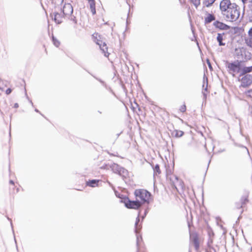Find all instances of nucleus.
Returning a JSON list of instances; mask_svg holds the SVG:
<instances>
[{
    "label": "nucleus",
    "instance_id": "obj_14",
    "mask_svg": "<svg viewBox=\"0 0 252 252\" xmlns=\"http://www.w3.org/2000/svg\"><path fill=\"white\" fill-rule=\"evenodd\" d=\"M252 72V65L248 67H241L240 75H245L246 74Z\"/></svg>",
    "mask_w": 252,
    "mask_h": 252
},
{
    "label": "nucleus",
    "instance_id": "obj_27",
    "mask_svg": "<svg viewBox=\"0 0 252 252\" xmlns=\"http://www.w3.org/2000/svg\"><path fill=\"white\" fill-rule=\"evenodd\" d=\"M154 171L157 174H160L161 173V171L159 168V166L158 164H157L154 167Z\"/></svg>",
    "mask_w": 252,
    "mask_h": 252
},
{
    "label": "nucleus",
    "instance_id": "obj_28",
    "mask_svg": "<svg viewBox=\"0 0 252 252\" xmlns=\"http://www.w3.org/2000/svg\"><path fill=\"white\" fill-rule=\"evenodd\" d=\"M11 92L12 90L10 88H8L5 91V94H9L11 93Z\"/></svg>",
    "mask_w": 252,
    "mask_h": 252
},
{
    "label": "nucleus",
    "instance_id": "obj_3",
    "mask_svg": "<svg viewBox=\"0 0 252 252\" xmlns=\"http://www.w3.org/2000/svg\"><path fill=\"white\" fill-rule=\"evenodd\" d=\"M94 41L99 46L100 49L102 51L106 57H108L109 53L108 52V47L106 43L103 40L101 36L97 32L92 35Z\"/></svg>",
    "mask_w": 252,
    "mask_h": 252
},
{
    "label": "nucleus",
    "instance_id": "obj_15",
    "mask_svg": "<svg viewBox=\"0 0 252 252\" xmlns=\"http://www.w3.org/2000/svg\"><path fill=\"white\" fill-rule=\"evenodd\" d=\"M98 180H89L86 182V185L91 187H95L98 186Z\"/></svg>",
    "mask_w": 252,
    "mask_h": 252
},
{
    "label": "nucleus",
    "instance_id": "obj_10",
    "mask_svg": "<svg viewBox=\"0 0 252 252\" xmlns=\"http://www.w3.org/2000/svg\"><path fill=\"white\" fill-rule=\"evenodd\" d=\"M249 201V195L245 194L242 196L240 199V202L237 203V208H242L245 206Z\"/></svg>",
    "mask_w": 252,
    "mask_h": 252
},
{
    "label": "nucleus",
    "instance_id": "obj_18",
    "mask_svg": "<svg viewBox=\"0 0 252 252\" xmlns=\"http://www.w3.org/2000/svg\"><path fill=\"white\" fill-rule=\"evenodd\" d=\"M184 132L180 130L175 129L172 132V135L175 137H180L184 135Z\"/></svg>",
    "mask_w": 252,
    "mask_h": 252
},
{
    "label": "nucleus",
    "instance_id": "obj_9",
    "mask_svg": "<svg viewBox=\"0 0 252 252\" xmlns=\"http://www.w3.org/2000/svg\"><path fill=\"white\" fill-rule=\"evenodd\" d=\"M213 25L216 28L220 30H228L230 28L229 26L219 21H215Z\"/></svg>",
    "mask_w": 252,
    "mask_h": 252
},
{
    "label": "nucleus",
    "instance_id": "obj_2",
    "mask_svg": "<svg viewBox=\"0 0 252 252\" xmlns=\"http://www.w3.org/2000/svg\"><path fill=\"white\" fill-rule=\"evenodd\" d=\"M134 194L136 199H137L142 205L148 202L151 196V193L144 189H137Z\"/></svg>",
    "mask_w": 252,
    "mask_h": 252
},
{
    "label": "nucleus",
    "instance_id": "obj_19",
    "mask_svg": "<svg viewBox=\"0 0 252 252\" xmlns=\"http://www.w3.org/2000/svg\"><path fill=\"white\" fill-rule=\"evenodd\" d=\"M215 17L214 15L211 14H208L206 17L205 18V22L206 23H211L212 21L215 20Z\"/></svg>",
    "mask_w": 252,
    "mask_h": 252
},
{
    "label": "nucleus",
    "instance_id": "obj_20",
    "mask_svg": "<svg viewBox=\"0 0 252 252\" xmlns=\"http://www.w3.org/2000/svg\"><path fill=\"white\" fill-rule=\"evenodd\" d=\"M8 82L7 81L0 80V90H3L5 87H7Z\"/></svg>",
    "mask_w": 252,
    "mask_h": 252
},
{
    "label": "nucleus",
    "instance_id": "obj_5",
    "mask_svg": "<svg viewBox=\"0 0 252 252\" xmlns=\"http://www.w3.org/2000/svg\"><path fill=\"white\" fill-rule=\"evenodd\" d=\"M6 189L8 193L12 197H14V195L19 191V185H16L14 182L10 180L6 187Z\"/></svg>",
    "mask_w": 252,
    "mask_h": 252
},
{
    "label": "nucleus",
    "instance_id": "obj_22",
    "mask_svg": "<svg viewBox=\"0 0 252 252\" xmlns=\"http://www.w3.org/2000/svg\"><path fill=\"white\" fill-rule=\"evenodd\" d=\"M247 18L249 22L252 23V8L248 11Z\"/></svg>",
    "mask_w": 252,
    "mask_h": 252
},
{
    "label": "nucleus",
    "instance_id": "obj_4",
    "mask_svg": "<svg viewBox=\"0 0 252 252\" xmlns=\"http://www.w3.org/2000/svg\"><path fill=\"white\" fill-rule=\"evenodd\" d=\"M226 67L228 71L230 73H233V75H235V73H240L241 70V62L236 61L232 63H227Z\"/></svg>",
    "mask_w": 252,
    "mask_h": 252
},
{
    "label": "nucleus",
    "instance_id": "obj_24",
    "mask_svg": "<svg viewBox=\"0 0 252 252\" xmlns=\"http://www.w3.org/2000/svg\"><path fill=\"white\" fill-rule=\"evenodd\" d=\"M187 107L185 103L181 105L179 108V111L180 112L182 113H184L186 111Z\"/></svg>",
    "mask_w": 252,
    "mask_h": 252
},
{
    "label": "nucleus",
    "instance_id": "obj_8",
    "mask_svg": "<svg viewBox=\"0 0 252 252\" xmlns=\"http://www.w3.org/2000/svg\"><path fill=\"white\" fill-rule=\"evenodd\" d=\"M241 86L243 87H247L252 84V75L246 74L241 79Z\"/></svg>",
    "mask_w": 252,
    "mask_h": 252
},
{
    "label": "nucleus",
    "instance_id": "obj_26",
    "mask_svg": "<svg viewBox=\"0 0 252 252\" xmlns=\"http://www.w3.org/2000/svg\"><path fill=\"white\" fill-rule=\"evenodd\" d=\"M190 2L197 7L200 4V0H190Z\"/></svg>",
    "mask_w": 252,
    "mask_h": 252
},
{
    "label": "nucleus",
    "instance_id": "obj_6",
    "mask_svg": "<svg viewBox=\"0 0 252 252\" xmlns=\"http://www.w3.org/2000/svg\"><path fill=\"white\" fill-rule=\"evenodd\" d=\"M125 206L129 209H138L142 205L141 203L137 200L135 201L130 200L128 198L124 199Z\"/></svg>",
    "mask_w": 252,
    "mask_h": 252
},
{
    "label": "nucleus",
    "instance_id": "obj_7",
    "mask_svg": "<svg viewBox=\"0 0 252 252\" xmlns=\"http://www.w3.org/2000/svg\"><path fill=\"white\" fill-rule=\"evenodd\" d=\"M73 7L70 3H65L62 10L61 12L63 14V16L65 17H69L71 16L73 13Z\"/></svg>",
    "mask_w": 252,
    "mask_h": 252
},
{
    "label": "nucleus",
    "instance_id": "obj_1",
    "mask_svg": "<svg viewBox=\"0 0 252 252\" xmlns=\"http://www.w3.org/2000/svg\"><path fill=\"white\" fill-rule=\"evenodd\" d=\"M220 8L226 21H236L240 16L238 6L235 3H231L230 0H222L220 3Z\"/></svg>",
    "mask_w": 252,
    "mask_h": 252
},
{
    "label": "nucleus",
    "instance_id": "obj_16",
    "mask_svg": "<svg viewBox=\"0 0 252 252\" xmlns=\"http://www.w3.org/2000/svg\"><path fill=\"white\" fill-rule=\"evenodd\" d=\"M90 4V9L93 14L96 13L94 0H88Z\"/></svg>",
    "mask_w": 252,
    "mask_h": 252
},
{
    "label": "nucleus",
    "instance_id": "obj_32",
    "mask_svg": "<svg viewBox=\"0 0 252 252\" xmlns=\"http://www.w3.org/2000/svg\"><path fill=\"white\" fill-rule=\"evenodd\" d=\"M209 235L210 236H211V235H212L213 236L214 235V233L212 232H209Z\"/></svg>",
    "mask_w": 252,
    "mask_h": 252
},
{
    "label": "nucleus",
    "instance_id": "obj_34",
    "mask_svg": "<svg viewBox=\"0 0 252 252\" xmlns=\"http://www.w3.org/2000/svg\"><path fill=\"white\" fill-rule=\"evenodd\" d=\"M5 51V50L4 49H3V50H2V51Z\"/></svg>",
    "mask_w": 252,
    "mask_h": 252
},
{
    "label": "nucleus",
    "instance_id": "obj_12",
    "mask_svg": "<svg viewBox=\"0 0 252 252\" xmlns=\"http://www.w3.org/2000/svg\"><path fill=\"white\" fill-rule=\"evenodd\" d=\"M65 17L63 14H61L56 10L54 13V20L57 24H60L63 22V18Z\"/></svg>",
    "mask_w": 252,
    "mask_h": 252
},
{
    "label": "nucleus",
    "instance_id": "obj_13",
    "mask_svg": "<svg viewBox=\"0 0 252 252\" xmlns=\"http://www.w3.org/2000/svg\"><path fill=\"white\" fill-rule=\"evenodd\" d=\"M193 244L196 250H198L199 248V237L197 234H195L192 239Z\"/></svg>",
    "mask_w": 252,
    "mask_h": 252
},
{
    "label": "nucleus",
    "instance_id": "obj_11",
    "mask_svg": "<svg viewBox=\"0 0 252 252\" xmlns=\"http://www.w3.org/2000/svg\"><path fill=\"white\" fill-rule=\"evenodd\" d=\"M245 42L248 47L252 48V27L248 32V36L245 38Z\"/></svg>",
    "mask_w": 252,
    "mask_h": 252
},
{
    "label": "nucleus",
    "instance_id": "obj_29",
    "mask_svg": "<svg viewBox=\"0 0 252 252\" xmlns=\"http://www.w3.org/2000/svg\"><path fill=\"white\" fill-rule=\"evenodd\" d=\"M71 20L74 22L75 24H77V21L75 17H74L73 18H71Z\"/></svg>",
    "mask_w": 252,
    "mask_h": 252
},
{
    "label": "nucleus",
    "instance_id": "obj_17",
    "mask_svg": "<svg viewBox=\"0 0 252 252\" xmlns=\"http://www.w3.org/2000/svg\"><path fill=\"white\" fill-rule=\"evenodd\" d=\"M224 35V33L218 34L217 39L219 43L220 46H224L225 44V43L222 42Z\"/></svg>",
    "mask_w": 252,
    "mask_h": 252
},
{
    "label": "nucleus",
    "instance_id": "obj_35",
    "mask_svg": "<svg viewBox=\"0 0 252 252\" xmlns=\"http://www.w3.org/2000/svg\"><path fill=\"white\" fill-rule=\"evenodd\" d=\"M138 252H140V250L139 249L138 250Z\"/></svg>",
    "mask_w": 252,
    "mask_h": 252
},
{
    "label": "nucleus",
    "instance_id": "obj_33",
    "mask_svg": "<svg viewBox=\"0 0 252 252\" xmlns=\"http://www.w3.org/2000/svg\"><path fill=\"white\" fill-rule=\"evenodd\" d=\"M209 68H210V69H212V66H211V64H210V63H209Z\"/></svg>",
    "mask_w": 252,
    "mask_h": 252
},
{
    "label": "nucleus",
    "instance_id": "obj_23",
    "mask_svg": "<svg viewBox=\"0 0 252 252\" xmlns=\"http://www.w3.org/2000/svg\"><path fill=\"white\" fill-rule=\"evenodd\" d=\"M209 93V91L208 90V84L207 83L206 86L203 92V95L205 99L207 98V96Z\"/></svg>",
    "mask_w": 252,
    "mask_h": 252
},
{
    "label": "nucleus",
    "instance_id": "obj_30",
    "mask_svg": "<svg viewBox=\"0 0 252 252\" xmlns=\"http://www.w3.org/2000/svg\"><path fill=\"white\" fill-rule=\"evenodd\" d=\"M241 1L244 4H245L247 3L248 0H241Z\"/></svg>",
    "mask_w": 252,
    "mask_h": 252
},
{
    "label": "nucleus",
    "instance_id": "obj_21",
    "mask_svg": "<svg viewBox=\"0 0 252 252\" xmlns=\"http://www.w3.org/2000/svg\"><path fill=\"white\" fill-rule=\"evenodd\" d=\"M52 41L54 45L57 47H59L60 46L61 42L57 37L53 35L52 36Z\"/></svg>",
    "mask_w": 252,
    "mask_h": 252
},
{
    "label": "nucleus",
    "instance_id": "obj_25",
    "mask_svg": "<svg viewBox=\"0 0 252 252\" xmlns=\"http://www.w3.org/2000/svg\"><path fill=\"white\" fill-rule=\"evenodd\" d=\"M216 0H206L205 2V4L207 7L211 6Z\"/></svg>",
    "mask_w": 252,
    "mask_h": 252
},
{
    "label": "nucleus",
    "instance_id": "obj_31",
    "mask_svg": "<svg viewBox=\"0 0 252 252\" xmlns=\"http://www.w3.org/2000/svg\"><path fill=\"white\" fill-rule=\"evenodd\" d=\"M14 108H17L19 107V105L18 103H15L14 105Z\"/></svg>",
    "mask_w": 252,
    "mask_h": 252
}]
</instances>
